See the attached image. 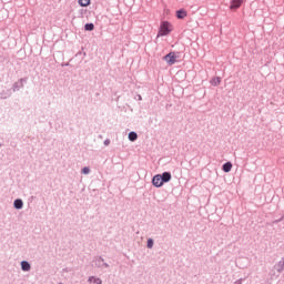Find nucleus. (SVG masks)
Listing matches in <instances>:
<instances>
[{"label": "nucleus", "instance_id": "nucleus-1", "mask_svg": "<svg viewBox=\"0 0 284 284\" xmlns=\"http://www.w3.org/2000/svg\"><path fill=\"white\" fill-rule=\"evenodd\" d=\"M172 30H173L172 23H170L169 21H163L160 24L158 37H168V34H170V32H172Z\"/></svg>", "mask_w": 284, "mask_h": 284}, {"label": "nucleus", "instance_id": "nucleus-2", "mask_svg": "<svg viewBox=\"0 0 284 284\" xmlns=\"http://www.w3.org/2000/svg\"><path fill=\"white\" fill-rule=\"evenodd\" d=\"M164 61H165L169 65H174V63H176V53L170 52L169 54H166V55L164 57Z\"/></svg>", "mask_w": 284, "mask_h": 284}, {"label": "nucleus", "instance_id": "nucleus-3", "mask_svg": "<svg viewBox=\"0 0 284 284\" xmlns=\"http://www.w3.org/2000/svg\"><path fill=\"white\" fill-rule=\"evenodd\" d=\"M152 183L155 187H162L163 185V179L161 178L160 174L153 176Z\"/></svg>", "mask_w": 284, "mask_h": 284}, {"label": "nucleus", "instance_id": "nucleus-4", "mask_svg": "<svg viewBox=\"0 0 284 284\" xmlns=\"http://www.w3.org/2000/svg\"><path fill=\"white\" fill-rule=\"evenodd\" d=\"M243 6V0H231L230 10H239Z\"/></svg>", "mask_w": 284, "mask_h": 284}, {"label": "nucleus", "instance_id": "nucleus-5", "mask_svg": "<svg viewBox=\"0 0 284 284\" xmlns=\"http://www.w3.org/2000/svg\"><path fill=\"white\" fill-rule=\"evenodd\" d=\"M161 179L163 183H170V181H172V174H170V172H164L161 175Z\"/></svg>", "mask_w": 284, "mask_h": 284}, {"label": "nucleus", "instance_id": "nucleus-6", "mask_svg": "<svg viewBox=\"0 0 284 284\" xmlns=\"http://www.w3.org/2000/svg\"><path fill=\"white\" fill-rule=\"evenodd\" d=\"M176 17L179 19H185V17H187V11L183 10V9H180V10L176 11Z\"/></svg>", "mask_w": 284, "mask_h": 284}, {"label": "nucleus", "instance_id": "nucleus-7", "mask_svg": "<svg viewBox=\"0 0 284 284\" xmlns=\"http://www.w3.org/2000/svg\"><path fill=\"white\" fill-rule=\"evenodd\" d=\"M21 267H22L23 272H30V263L23 261V262H21Z\"/></svg>", "mask_w": 284, "mask_h": 284}, {"label": "nucleus", "instance_id": "nucleus-8", "mask_svg": "<svg viewBox=\"0 0 284 284\" xmlns=\"http://www.w3.org/2000/svg\"><path fill=\"white\" fill-rule=\"evenodd\" d=\"M211 85H221V78L216 77L211 80Z\"/></svg>", "mask_w": 284, "mask_h": 284}, {"label": "nucleus", "instance_id": "nucleus-9", "mask_svg": "<svg viewBox=\"0 0 284 284\" xmlns=\"http://www.w3.org/2000/svg\"><path fill=\"white\" fill-rule=\"evenodd\" d=\"M223 171H224V172H232V164H231V162H226V163L223 165Z\"/></svg>", "mask_w": 284, "mask_h": 284}, {"label": "nucleus", "instance_id": "nucleus-10", "mask_svg": "<svg viewBox=\"0 0 284 284\" xmlns=\"http://www.w3.org/2000/svg\"><path fill=\"white\" fill-rule=\"evenodd\" d=\"M14 207H16V210H21V207H23V201L16 200L14 201Z\"/></svg>", "mask_w": 284, "mask_h": 284}, {"label": "nucleus", "instance_id": "nucleus-11", "mask_svg": "<svg viewBox=\"0 0 284 284\" xmlns=\"http://www.w3.org/2000/svg\"><path fill=\"white\" fill-rule=\"evenodd\" d=\"M79 6L88 8V6H90V0H79Z\"/></svg>", "mask_w": 284, "mask_h": 284}, {"label": "nucleus", "instance_id": "nucleus-12", "mask_svg": "<svg viewBox=\"0 0 284 284\" xmlns=\"http://www.w3.org/2000/svg\"><path fill=\"white\" fill-rule=\"evenodd\" d=\"M136 139H139V135L136 134V132L129 133V140L136 141Z\"/></svg>", "mask_w": 284, "mask_h": 284}, {"label": "nucleus", "instance_id": "nucleus-13", "mask_svg": "<svg viewBox=\"0 0 284 284\" xmlns=\"http://www.w3.org/2000/svg\"><path fill=\"white\" fill-rule=\"evenodd\" d=\"M89 282L90 283H95V284H101L102 283L101 278H98V277H89Z\"/></svg>", "mask_w": 284, "mask_h": 284}, {"label": "nucleus", "instance_id": "nucleus-14", "mask_svg": "<svg viewBox=\"0 0 284 284\" xmlns=\"http://www.w3.org/2000/svg\"><path fill=\"white\" fill-rule=\"evenodd\" d=\"M84 29L89 32H92V30H94V24L93 23H87L84 26Z\"/></svg>", "mask_w": 284, "mask_h": 284}, {"label": "nucleus", "instance_id": "nucleus-15", "mask_svg": "<svg viewBox=\"0 0 284 284\" xmlns=\"http://www.w3.org/2000/svg\"><path fill=\"white\" fill-rule=\"evenodd\" d=\"M154 246V241L152 239L148 240V247L152 248Z\"/></svg>", "mask_w": 284, "mask_h": 284}, {"label": "nucleus", "instance_id": "nucleus-16", "mask_svg": "<svg viewBox=\"0 0 284 284\" xmlns=\"http://www.w3.org/2000/svg\"><path fill=\"white\" fill-rule=\"evenodd\" d=\"M82 174H90V168H88V166L83 168Z\"/></svg>", "mask_w": 284, "mask_h": 284}]
</instances>
